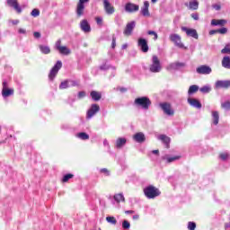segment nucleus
Wrapping results in <instances>:
<instances>
[{
    "label": "nucleus",
    "instance_id": "obj_11",
    "mask_svg": "<svg viewBox=\"0 0 230 230\" xmlns=\"http://www.w3.org/2000/svg\"><path fill=\"white\" fill-rule=\"evenodd\" d=\"M13 93H14V90L12 88H8V83L4 81L3 83L2 96L4 98H8V96H12Z\"/></svg>",
    "mask_w": 230,
    "mask_h": 230
},
{
    "label": "nucleus",
    "instance_id": "obj_2",
    "mask_svg": "<svg viewBox=\"0 0 230 230\" xmlns=\"http://www.w3.org/2000/svg\"><path fill=\"white\" fill-rule=\"evenodd\" d=\"M144 194L146 199H155V197H159V195H161V190L152 185H149L144 189Z\"/></svg>",
    "mask_w": 230,
    "mask_h": 230
},
{
    "label": "nucleus",
    "instance_id": "obj_16",
    "mask_svg": "<svg viewBox=\"0 0 230 230\" xmlns=\"http://www.w3.org/2000/svg\"><path fill=\"white\" fill-rule=\"evenodd\" d=\"M125 11L128 13H134L136 12H139V5L132 3H128L125 5Z\"/></svg>",
    "mask_w": 230,
    "mask_h": 230
},
{
    "label": "nucleus",
    "instance_id": "obj_5",
    "mask_svg": "<svg viewBox=\"0 0 230 230\" xmlns=\"http://www.w3.org/2000/svg\"><path fill=\"white\" fill-rule=\"evenodd\" d=\"M60 69H62V61H58L49 74V80H55V76L58 75V71H60Z\"/></svg>",
    "mask_w": 230,
    "mask_h": 230
},
{
    "label": "nucleus",
    "instance_id": "obj_20",
    "mask_svg": "<svg viewBox=\"0 0 230 230\" xmlns=\"http://www.w3.org/2000/svg\"><path fill=\"white\" fill-rule=\"evenodd\" d=\"M182 31H185L189 37H192L193 39H199V33H197V30L195 29H188L186 27L181 28Z\"/></svg>",
    "mask_w": 230,
    "mask_h": 230
},
{
    "label": "nucleus",
    "instance_id": "obj_58",
    "mask_svg": "<svg viewBox=\"0 0 230 230\" xmlns=\"http://www.w3.org/2000/svg\"><path fill=\"white\" fill-rule=\"evenodd\" d=\"M217 33H218V30H212L209 31V35H215Z\"/></svg>",
    "mask_w": 230,
    "mask_h": 230
},
{
    "label": "nucleus",
    "instance_id": "obj_30",
    "mask_svg": "<svg viewBox=\"0 0 230 230\" xmlns=\"http://www.w3.org/2000/svg\"><path fill=\"white\" fill-rule=\"evenodd\" d=\"M199 92V85L197 84H192L190 86L188 90V94H195V93Z\"/></svg>",
    "mask_w": 230,
    "mask_h": 230
},
{
    "label": "nucleus",
    "instance_id": "obj_61",
    "mask_svg": "<svg viewBox=\"0 0 230 230\" xmlns=\"http://www.w3.org/2000/svg\"><path fill=\"white\" fill-rule=\"evenodd\" d=\"M132 218L133 220H139V215H134Z\"/></svg>",
    "mask_w": 230,
    "mask_h": 230
},
{
    "label": "nucleus",
    "instance_id": "obj_28",
    "mask_svg": "<svg viewBox=\"0 0 230 230\" xmlns=\"http://www.w3.org/2000/svg\"><path fill=\"white\" fill-rule=\"evenodd\" d=\"M212 119L214 125H218V121H220V115L218 111H212Z\"/></svg>",
    "mask_w": 230,
    "mask_h": 230
},
{
    "label": "nucleus",
    "instance_id": "obj_31",
    "mask_svg": "<svg viewBox=\"0 0 230 230\" xmlns=\"http://www.w3.org/2000/svg\"><path fill=\"white\" fill-rule=\"evenodd\" d=\"M40 49L44 55H49V53H51V49H49L48 46L40 45Z\"/></svg>",
    "mask_w": 230,
    "mask_h": 230
},
{
    "label": "nucleus",
    "instance_id": "obj_59",
    "mask_svg": "<svg viewBox=\"0 0 230 230\" xmlns=\"http://www.w3.org/2000/svg\"><path fill=\"white\" fill-rule=\"evenodd\" d=\"M12 24H13L14 26H16V24H19V20H13L11 21Z\"/></svg>",
    "mask_w": 230,
    "mask_h": 230
},
{
    "label": "nucleus",
    "instance_id": "obj_51",
    "mask_svg": "<svg viewBox=\"0 0 230 230\" xmlns=\"http://www.w3.org/2000/svg\"><path fill=\"white\" fill-rule=\"evenodd\" d=\"M212 7L214 8V10H217V11H219L222 8L220 4H213Z\"/></svg>",
    "mask_w": 230,
    "mask_h": 230
},
{
    "label": "nucleus",
    "instance_id": "obj_33",
    "mask_svg": "<svg viewBox=\"0 0 230 230\" xmlns=\"http://www.w3.org/2000/svg\"><path fill=\"white\" fill-rule=\"evenodd\" d=\"M159 139L162 141V143H164V145H170V137L166 135H160Z\"/></svg>",
    "mask_w": 230,
    "mask_h": 230
},
{
    "label": "nucleus",
    "instance_id": "obj_52",
    "mask_svg": "<svg viewBox=\"0 0 230 230\" xmlns=\"http://www.w3.org/2000/svg\"><path fill=\"white\" fill-rule=\"evenodd\" d=\"M101 71H107V69H109V66H107V65H102L100 66Z\"/></svg>",
    "mask_w": 230,
    "mask_h": 230
},
{
    "label": "nucleus",
    "instance_id": "obj_3",
    "mask_svg": "<svg viewBox=\"0 0 230 230\" xmlns=\"http://www.w3.org/2000/svg\"><path fill=\"white\" fill-rule=\"evenodd\" d=\"M181 157V155L165 154L162 156V161H164L165 164H172V163H175V161H179Z\"/></svg>",
    "mask_w": 230,
    "mask_h": 230
},
{
    "label": "nucleus",
    "instance_id": "obj_14",
    "mask_svg": "<svg viewBox=\"0 0 230 230\" xmlns=\"http://www.w3.org/2000/svg\"><path fill=\"white\" fill-rule=\"evenodd\" d=\"M97 112H100V105L92 104L91 108L87 111L86 118L91 119V118H93V116H94Z\"/></svg>",
    "mask_w": 230,
    "mask_h": 230
},
{
    "label": "nucleus",
    "instance_id": "obj_8",
    "mask_svg": "<svg viewBox=\"0 0 230 230\" xmlns=\"http://www.w3.org/2000/svg\"><path fill=\"white\" fill-rule=\"evenodd\" d=\"M85 3H89V0H79L76 4V15L77 17H82L85 10Z\"/></svg>",
    "mask_w": 230,
    "mask_h": 230
},
{
    "label": "nucleus",
    "instance_id": "obj_56",
    "mask_svg": "<svg viewBox=\"0 0 230 230\" xmlns=\"http://www.w3.org/2000/svg\"><path fill=\"white\" fill-rule=\"evenodd\" d=\"M118 91L121 92V93H127L128 89L125 87H119Z\"/></svg>",
    "mask_w": 230,
    "mask_h": 230
},
{
    "label": "nucleus",
    "instance_id": "obj_53",
    "mask_svg": "<svg viewBox=\"0 0 230 230\" xmlns=\"http://www.w3.org/2000/svg\"><path fill=\"white\" fill-rule=\"evenodd\" d=\"M113 148H115V150H121V148H123V145L113 146Z\"/></svg>",
    "mask_w": 230,
    "mask_h": 230
},
{
    "label": "nucleus",
    "instance_id": "obj_62",
    "mask_svg": "<svg viewBox=\"0 0 230 230\" xmlns=\"http://www.w3.org/2000/svg\"><path fill=\"white\" fill-rule=\"evenodd\" d=\"M152 154H155V155H159V150L158 149L153 150Z\"/></svg>",
    "mask_w": 230,
    "mask_h": 230
},
{
    "label": "nucleus",
    "instance_id": "obj_60",
    "mask_svg": "<svg viewBox=\"0 0 230 230\" xmlns=\"http://www.w3.org/2000/svg\"><path fill=\"white\" fill-rule=\"evenodd\" d=\"M125 213L126 215H133L134 210H126Z\"/></svg>",
    "mask_w": 230,
    "mask_h": 230
},
{
    "label": "nucleus",
    "instance_id": "obj_13",
    "mask_svg": "<svg viewBox=\"0 0 230 230\" xmlns=\"http://www.w3.org/2000/svg\"><path fill=\"white\" fill-rule=\"evenodd\" d=\"M137 46L143 53H148V41L146 39L140 38L137 40Z\"/></svg>",
    "mask_w": 230,
    "mask_h": 230
},
{
    "label": "nucleus",
    "instance_id": "obj_34",
    "mask_svg": "<svg viewBox=\"0 0 230 230\" xmlns=\"http://www.w3.org/2000/svg\"><path fill=\"white\" fill-rule=\"evenodd\" d=\"M106 222H108V224H111V226H116V224H118V220H116V217L112 216L107 217Z\"/></svg>",
    "mask_w": 230,
    "mask_h": 230
},
{
    "label": "nucleus",
    "instance_id": "obj_10",
    "mask_svg": "<svg viewBox=\"0 0 230 230\" xmlns=\"http://www.w3.org/2000/svg\"><path fill=\"white\" fill-rule=\"evenodd\" d=\"M6 4L10 8H13L16 11V13H22V8H21L18 0H6Z\"/></svg>",
    "mask_w": 230,
    "mask_h": 230
},
{
    "label": "nucleus",
    "instance_id": "obj_26",
    "mask_svg": "<svg viewBox=\"0 0 230 230\" xmlns=\"http://www.w3.org/2000/svg\"><path fill=\"white\" fill-rule=\"evenodd\" d=\"M113 199L117 204H119V202H125V196L123 193H118L113 196Z\"/></svg>",
    "mask_w": 230,
    "mask_h": 230
},
{
    "label": "nucleus",
    "instance_id": "obj_23",
    "mask_svg": "<svg viewBox=\"0 0 230 230\" xmlns=\"http://www.w3.org/2000/svg\"><path fill=\"white\" fill-rule=\"evenodd\" d=\"M226 24H227V20H224V19H212L211 20V25L212 26H226Z\"/></svg>",
    "mask_w": 230,
    "mask_h": 230
},
{
    "label": "nucleus",
    "instance_id": "obj_29",
    "mask_svg": "<svg viewBox=\"0 0 230 230\" xmlns=\"http://www.w3.org/2000/svg\"><path fill=\"white\" fill-rule=\"evenodd\" d=\"M222 66L226 69H230V58L229 57H224L222 59Z\"/></svg>",
    "mask_w": 230,
    "mask_h": 230
},
{
    "label": "nucleus",
    "instance_id": "obj_46",
    "mask_svg": "<svg viewBox=\"0 0 230 230\" xmlns=\"http://www.w3.org/2000/svg\"><path fill=\"white\" fill-rule=\"evenodd\" d=\"M147 35H153L154 36V40H157V39H158L157 32H155L154 31H148Z\"/></svg>",
    "mask_w": 230,
    "mask_h": 230
},
{
    "label": "nucleus",
    "instance_id": "obj_7",
    "mask_svg": "<svg viewBox=\"0 0 230 230\" xmlns=\"http://www.w3.org/2000/svg\"><path fill=\"white\" fill-rule=\"evenodd\" d=\"M159 106L167 116H173V114H175V111L172 109V104H170V102H162Z\"/></svg>",
    "mask_w": 230,
    "mask_h": 230
},
{
    "label": "nucleus",
    "instance_id": "obj_63",
    "mask_svg": "<svg viewBox=\"0 0 230 230\" xmlns=\"http://www.w3.org/2000/svg\"><path fill=\"white\" fill-rule=\"evenodd\" d=\"M19 33H26V30L24 29H19Z\"/></svg>",
    "mask_w": 230,
    "mask_h": 230
},
{
    "label": "nucleus",
    "instance_id": "obj_37",
    "mask_svg": "<svg viewBox=\"0 0 230 230\" xmlns=\"http://www.w3.org/2000/svg\"><path fill=\"white\" fill-rule=\"evenodd\" d=\"M77 137H79V139H83L84 141L89 139V136L85 132L78 133Z\"/></svg>",
    "mask_w": 230,
    "mask_h": 230
},
{
    "label": "nucleus",
    "instance_id": "obj_17",
    "mask_svg": "<svg viewBox=\"0 0 230 230\" xmlns=\"http://www.w3.org/2000/svg\"><path fill=\"white\" fill-rule=\"evenodd\" d=\"M198 75H210L212 69L209 66L202 65L196 69Z\"/></svg>",
    "mask_w": 230,
    "mask_h": 230
},
{
    "label": "nucleus",
    "instance_id": "obj_24",
    "mask_svg": "<svg viewBox=\"0 0 230 230\" xmlns=\"http://www.w3.org/2000/svg\"><path fill=\"white\" fill-rule=\"evenodd\" d=\"M133 139H135L137 143H145L146 137H145V134L138 132L134 135Z\"/></svg>",
    "mask_w": 230,
    "mask_h": 230
},
{
    "label": "nucleus",
    "instance_id": "obj_35",
    "mask_svg": "<svg viewBox=\"0 0 230 230\" xmlns=\"http://www.w3.org/2000/svg\"><path fill=\"white\" fill-rule=\"evenodd\" d=\"M73 177H75L74 174L72 173H66L63 176L62 178V182H68L70 179H73Z\"/></svg>",
    "mask_w": 230,
    "mask_h": 230
},
{
    "label": "nucleus",
    "instance_id": "obj_43",
    "mask_svg": "<svg viewBox=\"0 0 230 230\" xmlns=\"http://www.w3.org/2000/svg\"><path fill=\"white\" fill-rule=\"evenodd\" d=\"M31 15H32V17H39L40 15V11H39V9H33Z\"/></svg>",
    "mask_w": 230,
    "mask_h": 230
},
{
    "label": "nucleus",
    "instance_id": "obj_25",
    "mask_svg": "<svg viewBox=\"0 0 230 230\" xmlns=\"http://www.w3.org/2000/svg\"><path fill=\"white\" fill-rule=\"evenodd\" d=\"M90 95L93 102H100V100H102V93L100 92L92 91Z\"/></svg>",
    "mask_w": 230,
    "mask_h": 230
},
{
    "label": "nucleus",
    "instance_id": "obj_47",
    "mask_svg": "<svg viewBox=\"0 0 230 230\" xmlns=\"http://www.w3.org/2000/svg\"><path fill=\"white\" fill-rule=\"evenodd\" d=\"M95 21L98 26H103V19H102V17H96Z\"/></svg>",
    "mask_w": 230,
    "mask_h": 230
},
{
    "label": "nucleus",
    "instance_id": "obj_32",
    "mask_svg": "<svg viewBox=\"0 0 230 230\" xmlns=\"http://www.w3.org/2000/svg\"><path fill=\"white\" fill-rule=\"evenodd\" d=\"M230 158V154L228 152H222L219 154L220 161H227Z\"/></svg>",
    "mask_w": 230,
    "mask_h": 230
},
{
    "label": "nucleus",
    "instance_id": "obj_42",
    "mask_svg": "<svg viewBox=\"0 0 230 230\" xmlns=\"http://www.w3.org/2000/svg\"><path fill=\"white\" fill-rule=\"evenodd\" d=\"M69 87V82L64 81L60 84L59 89H67Z\"/></svg>",
    "mask_w": 230,
    "mask_h": 230
},
{
    "label": "nucleus",
    "instance_id": "obj_36",
    "mask_svg": "<svg viewBox=\"0 0 230 230\" xmlns=\"http://www.w3.org/2000/svg\"><path fill=\"white\" fill-rule=\"evenodd\" d=\"M221 109H224L225 111H230V101H226L225 102H222Z\"/></svg>",
    "mask_w": 230,
    "mask_h": 230
},
{
    "label": "nucleus",
    "instance_id": "obj_21",
    "mask_svg": "<svg viewBox=\"0 0 230 230\" xmlns=\"http://www.w3.org/2000/svg\"><path fill=\"white\" fill-rule=\"evenodd\" d=\"M188 103L191 105V107H195V109H202V103L200 101L195 98H188Z\"/></svg>",
    "mask_w": 230,
    "mask_h": 230
},
{
    "label": "nucleus",
    "instance_id": "obj_12",
    "mask_svg": "<svg viewBox=\"0 0 230 230\" xmlns=\"http://www.w3.org/2000/svg\"><path fill=\"white\" fill-rule=\"evenodd\" d=\"M135 28H136V22L133 21V22H128L123 31L124 35L126 37H130Z\"/></svg>",
    "mask_w": 230,
    "mask_h": 230
},
{
    "label": "nucleus",
    "instance_id": "obj_49",
    "mask_svg": "<svg viewBox=\"0 0 230 230\" xmlns=\"http://www.w3.org/2000/svg\"><path fill=\"white\" fill-rule=\"evenodd\" d=\"M190 16L192 19H194V21H199V13H191Z\"/></svg>",
    "mask_w": 230,
    "mask_h": 230
},
{
    "label": "nucleus",
    "instance_id": "obj_50",
    "mask_svg": "<svg viewBox=\"0 0 230 230\" xmlns=\"http://www.w3.org/2000/svg\"><path fill=\"white\" fill-rule=\"evenodd\" d=\"M111 48L114 49L116 48V37H112Z\"/></svg>",
    "mask_w": 230,
    "mask_h": 230
},
{
    "label": "nucleus",
    "instance_id": "obj_6",
    "mask_svg": "<svg viewBox=\"0 0 230 230\" xmlns=\"http://www.w3.org/2000/svg\"><path fill=\"white\" fill-rule=\"evenodd\" d=\"M169 39H170L171 42H173V44L177 46V48H180L181 49H186L179 34H171L169 36Z\"/></svg>",
    "mask_w": 230,
    "mask_h": 230
},
{
    "label": "nucleus",
    "instance_id": "obj_19",
    "mask_svg": "<svg viewBox=\"0 0 230 230\" xmlns=\"http://www.w3.org/2000/svg\"><path fill=\"white\" fill-rule=\"evenodd\" d=\"M150 3L148 1L144 2V5L141 7V13L144 17H150Z\"/></svg>",
    "mask_w": 230,
    "mask_h": 230
},
{
    "label": "nucleus",
    "instance_id": "obj_38",
    "mask_svg": "<svg viewBox=\"0 0 230 230\" xmlns=\"http://www.w3.org/2000/svg\"><path fill=\"white\" fill-rule=\"evenodd\" d=\"M100 173H103L104 177H110L111 176V171L107 168L100 169Z\"/></svg>",
    "mask_w": 230,
    "mask_h": 230
},
{
    "label": "nucleus",
    "instance_id": "obj_54",
    "mask_svg": "<svg viewBox=\"0 0 230 230\" xmlns=\"http://www.w3.org/2000/svg\"><path fill=\"white\" fill-rule=\"evenodd\" d=\"M175 66H176V67H184V66H186V64L181 63V62H177V63L175 64Z\"/></svg>",
    "mask_w": 230,
    "mask_h": 230
},
{
    "label": "nucleus",
    "instance_id": "obj_55",
    "mask_svg": "<svg viewBox=\"0 0 230 230\" xmlns=\"http://www.w3.org/2000/svg\"><path fill=\"white\" fill-rule=\"evenodd\" d=\"M84 97H85V92H79L78 98H84Z\"/></svg>",
    "mask_w": 230,
    "mask_h": 230
},
{
    "label": "nucleus",
    "instance_id": "obj_45",
    "mask_svg": "<svg viewBox=\"0 0 230 230\" xmlns=\"http://www.w3.org/2000/svg\"><path fill=\"white\" fill-rule=\"evenodd\" d=\"M217 33H220L221 35H226V33H227V28L223 27L221 29H217Z\"/></svg>",
    "mask_w": 230,
    "mask_h": 230
},
{
    "label": "nucleus",
    "instance_id": "obj_39",
    "mask_svg": "<svg viewBox=\"0 0 230 230\" xmlns=\"http://www.w3.org/2000/svg\"><path fill=\"white\" fill-rule=\"evenodd\" d=\"M122 229L128 230L130 229V222L128 220H123L122 221Z\"/></svg>",
    "mask_w": 230,
    "mask_h": 230
},
{
    "label": "nucleus",
    "instance_id": "obj_18",
    "mask_svg": "<svg viewBox=\"0 0 230 230\" xmlns=\"http://www.w3.org/2000/svg\"><path fill=\"white\" fill-rule=\"evenodd\" d=\"M103 6L108 15H112V13H114L115 12L114 6L111 4V2H109V0H103Z\"/></svg>",
    "mask_w": 230,
    "mask_h": 230
},
{
    "label": "nucleus",
    "instance_id": "obj_1",
    "mask_svg": "<svg viewBox=\"0 0 230 230\" xmlns=\"http://www.w3.org/2000/svg\"><path fill=\"white\" fill-rule=\"evenodd\" d=\"M134 103L137 107H141L145 111H148V109H150V105H152V101H150V98L144 96L135 99Z\"/></svg>",
    "mask_w": 230,
    "mask_h": 230
},
{
    "label": "nucleus",
    "instance_id": "obj_27",
    "mask_svg": "<svg viewBox=\"0 0 230 230\" xmlns=\"http://www.w3.org/2000/svg\"><path fill=\"white\" fill-rule=\"evenodd\" d=\"M189 9L190 10H199V1L198 0H190L189 2Z\"/></svg>",
    "mask_w": 230,
    "mask_h": 230
},
{
    "label": "nucleus",
    "instance_id": "obj_22",
    "mask_svg": "<svg viewBox=\"0 0 230 230\" xmlns=\"http://www.w3.org/2000/svg\"><path fill=\"white\" fill-rule=\"evenodd\" d=\"M80 26L81 30L84 31V33H89V31H91V25H89V22H87V20L81 21Z\"/></svg>",
    "mask_w": 230,
    "mask_h": 230
},
{
    "label": "nucleus",
    "instance_id": "obj_15",
    "mask_svg": "<svg viewBox=\"0 0 230 230\" xmlns=\"http://www.w3.org/2000/svg\"><path fill=\"white\" fill-rule=\"evenodd\" d=\"M216 89H229L230 80H218L215 84Z\"/></svg>",
    "mask_w": 230,
    "mask_h": 230
},
{
    "label": "nucleus",
    "instance_id": "obj_40",
    "mask_svg": "<svg viewBox=\"0 0 230 230\" xmlns=\"http://www.w3.org/2000/svg\"><path fill=\"white\" fill-rule=\"evenodd\" d=\"M200 93H203L204 94L211 92V87L209 86H203L199 89Z\"/></svg>",
    "mask_w": 230,
    "mask_h": 230
},
{
    "label": "nucleus",
    "instance_id": "obj_64",
    "mask_svg": "<svg viewBox=\"0 0 230 230\" xmlns=\"http://www.w3.org/2000/svg\"><path fill=\"white\" fill-rule=\"evenodd\" d=\"M151 3H157V0H151Z\"/></svg>",
    "mask_w": 230,
    "mask_h": 230
},
{
    "label": "nucleus",
    "instance_id": "obj_57",
    "mask_svg": "<svg viewBox=\"0 0 230 230\" xmlns=\"http://www.w3.org/2000/svg\"><path fill=\"white\" fill-rule=\"evenodd\" d=\"M33 35H34V38H35V39H40V32L35 31V32L33 33Z\"/></svg>",
    "mask_w": 230,
    "mask_h": 230
},
{
    "label": "nucleus",
    "instance_id": "obj_9",
    "mask_svg": "<svg viewBox=\"0 0 230 230\" xmlns=\"http://www.w3.org/2000/svg\"><path fill=\"white\" fill-rule=\"evenodd\" d=\"M56 49H58L61 55H71V49L66 46H62V40H60L56 42Z\"/></svg>",
    "mask_w": 230,
    "mask_h": 230
},
{
    "label": "nucleus",
    "instance_id": "obj_4",
    "mask_svg": "<svg viewBox=\"0 0 230 230\" xmlns=\"http://www.w3.org/2000/svg\"><path fill=\"white\" fill-rule=\"evenodd\" d=\"M151 73H159L161 71V61L157 56H153V64L149 67Z\"/></svg>",
    "mask_w": 230,
    "mask_h": 230
},
{
    "label": "nucleus",
    "instance_id": "obj_48",
    "mask_svg": "<svg viewBox=\"0 0 230 230\" xmlns=\"http://www.w3.org/2000/svg\"><path fill=\"white\" fill-rule=\"evenodd\" d=\"M221 53H223V54L228 53V55H230V49H229V47H225V48L221 50Z\"/></svg>",
    "mask_w": 230,
    "mask_h": 230
},
{
    "label": "nucleus",
    "instance_id": "obj_44",
    "mask_svg": "<svg viewBox=\"0 0 230 230\" xmlns=\"http://www.w3.org/2000/svg\"><path fill=\"white\" fill-rule=\"evenodd\" d=\"M126 143H127V138L120 137L117 139V145H125Z\"/></svg>",
    "mask_w": 230,
    "mask_h": 230
},
{
    "label": "nucleus",
    "instance_id": "obj_41",
    "mask_svg": "<svg viewBox=\"0 0 230 230\" xmlns=\"http://www.w3.org/2000/svg\"><path fill=\"white\" fill-rule=\"evenodd\" d=\"M187 227H188L189 230H195L197 228V224L195 222L190 221L188 223V226Z\"/></svg>",
    "mask_w": 230,
    "mask_h": 230
}]
</instances>
